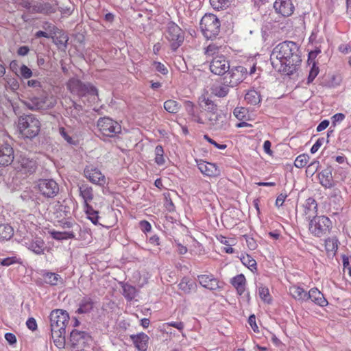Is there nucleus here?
Returning <instances> with one entry per match:
<instances>
[{
    "label": "nucleus",
    "instance_id": "f257e3e1",
    "mask_svg": "<svg viewBox=\"0 0 351 351\" xmlns=\"http://www.w3.org/2000/svg\"><path fill=\"white\" fill-rule=\"evenodd\" d=\"M273 67L278 72L292 74L301 62L298 47L292 41H285L277 45L270 56Z\"/></svg>",
    "mask_w": 351,
    "mask_h": 351
},
{
    "label": "nucleus",
    "instance_id": "f03ea898",
    "mask_svg": "<svg viewBox=\"0 0 351 351\" xmlns=\"http://www.w3.org/2000/svg\"><path fill=\"white\" fill-rule=\"evenodd\" d=\"M18 127L20 133L25 138H32L38 134L40 123L32 114H23L19 117Z\"/></svg>",
    "mask_w": 351,
    "mask_h": 351
},
{
    "label": "nucleus",
    "instance_id": "7ed1b4c3",
    "mask_svg": "<svg viewBox=\"0 0 351 351\" xmlns=\"http://www.w3.org/2000/svg\"><path fill=\"white\" fill-rule=\"evenodd\" d=\"M164 35L173 51H176L182 45L184 40V32L173 21L167 24Z\"/></svg>",
    "mask_w": 351,
    "mask_h": 351
},
{
    "label": "nucleus",
    "instance_id": "20e7f679",
    "mask_svg": "<svg viewBox=\"0 0 351 351\" xmlns=\"http://www.w3.org/2000/svg\"><path fill=\"white\" fill-rule=\"evenodd\" d=\"M220 21L213 14H206L201 19L199 26L204 37L212 39L219 32Z\"/></svg>",
    "mask_w": 351,
    "mask_h": 351
},
{
    "label": "nucleus",
    "instance_id": "39448f33",
    "mask_svg": "<svg viewBox=\"0 0 351 351\" xmlns=\"http://www.w3.org/2000/svg\"><path fill=\"white\" fill-rule=\"evenodd\" d=\"M332 226L330 219L324 215L314 216L309 221V231L315 237H321L326 234Z\"/></svg>",
    "mask_w": 351,
    "mask_h": 351
},
{
    "label": "nucleus",
    "instance_id": "423d86ee",
    "mask_svg": "<svg viewBox=\"0 0 351 351\" xmlns=\"http://www.w3.org/2000/svg\"><path fill=\"white\" fill-rule=\"evenodd\" d=\"M67 88L72 94H75L80 97L86 95H97V89L94 86L90 84H84L76 78H71L69 80Z\"/></svg>",
    "mask_w": 351,
    "mask_h": 351
},
{
    "label": "nucleus",
    "instance_id": "0eeeda50",
    "mask_svg": "<svg viewBox=\"0 0 351 351\" xmlns=\"http://www.w3.org/2000/svg\"><path fill=\"white\" fill-rule=\"evenodd\" d=\"M247 74V69L243 66L230 67L223 80L228 86L235 87L245 79Z\"/></svg>",
    "mask_w": 351,
    "mask_h": 351
},
{
    "label": "nucleus",
    "instance_id": "6e6552de",
    "mask_svg": "<svg viewBox=\"0 0 351 351\" xmlns=\"http://www.w3.org/2000/svg\"><path fill=\"white\" fill-rule=\"evenodd\" d=\"M51 330L66 331L69 322V316L66 311L56 309L51 311L49 315Z\"/></svg>",
    "mask_w": 351,
    "mask_h": 351
},
{
    "label": "nucleus",
    "instance_id": "1a4fd4ad",
    "mask_svg": "<svg viewBox=\"0 0 351 351\" xmlns=\"http://www.w3.org/2000/svg\"><path fill=\"white\" fill-rule=\"evenodd\" d=\"M25 105L32 110H47L55 106V101L44 93L40 97H33L25 101Z\"/></svg>",
    "mask_w": 351,
    "mask_h": 351
},
{
    "label": "nucleus",
    "instance_id": "9d476101",
    "mask_svg": "<svg viewBox=\"0 0 351 351\" xmlns=\"http://www.w3.org/2000/svg\"><path fill=\"white\" fill-rule=\"evenodd\" d=\"M98 128L106 136L112 137L121 132L120 124L109 117H101L97 121Z\"/></svg>",
    "mask_w": 351,
    "mask_h": 351
},
{
    "label": "nucleus",
    "instance_id": "9b49d317",
    "mask_svg": "<svg viewBox=\"0 0 351 351\" xmlns=\"http://www.w3.org/2000/svg\"><path fill=\"white\" fill-rule=\"evenodd\" d=\"M36 188L39 193L47 198H53L59 193V186L53 179L39 180Z\"/></svg>",
    "mask_w": 351,
    "mask_h": 351
},
{
    "label": "nucleus",
    "instance_id": "f8f14e48",
    "mask_svg": "<svg viewBox=\"0 0 351 351\" xmlns=\"http://www.w3.org/2000/svg\"><path fill=\"white\" fill-rule=\"evenodd\" d=\"M15 168L23 173L32 174L36 171L37 162L34 158L21 154L16 157Z\"/></svg>",
    "mask_w": 351,
    "mask_h": 351
},
{
    "label": "nucleus",
    "instance_id": "ddd939ff",
    "mask_svg": "<svg viewBox=\"0 0 351 351\" xmlns=\"http://www.w3.org/2000/svg\"><path fill=\"white\" fill-rule=\"evenodd\" d=\"M11 142V138L5 136L0 143V166H8L14 161V154Z\"/></svg>",
    "mask_w": 351,
    "mask_h": 351
},
{
    "label": "nucleus",
    "instance_id": "4468645a",
    "mask_svg": "<svg viewBox=\"0 0 351 351\" xmlns=\"http://www.w3.org/2000/svg\"><path fill=\"white\" fill-rule=\"evenodd\" d=\"M230 67L229 60L223 55H217L210 62V71L217 75H225Z\"/></svg>",
    "mask_w": 351,
    "mask_h": 351
},
{
    "label": "nucleus",
    "instance_id": "2eb2a0df",
    "mask_svg": "<svg viewBox=\"0 0 351 351\" xmlns=\"http://www.w3.org/2000/svg\"><path fill=\"white\" fill-rule=\"evenodd\" d=\"M85 177L92 183L104 186L106 184V178L101 172L93 166H87L84 171Z\"/></svg>",
    "mask_w": 351,
    "mask_h": 351
},
{
    "label": "nucleus",
    "instance_id": "dca6fc26",
    "mask_svg": "<svg viewBox=\"0 0 351 351\" xmlns=\"http://www.w3.org/2000/svg\"><path fill=\"white\" fill-rule=\"evenodd\" d=\"M91 340V336L85 331L73 330L70 333V342L73 347L84 346Z\"/></svg>",
    "mask_w": 351,
    "mask_h": 351
},
{
    "label": "nucleus",
    "instance_id": "f3484780",
    "mask_svg": "<svg viewBox=\"0 0 351 351\" xmlns=\"http://www.w3.org/2000/svg\"><path fill=\"white\" fill-rule=\"evenodd\" d=\"M275 11L282 16H291L294 11V5L291 0H276L274 3Z\"/></svg>",
    "mask_w": 351,
    "mask_h": 351
},
{
    "label": "nucleus",
    "instance_id": "a211bd4d",
    "mask_svg": "<svg viewBox=\"0 0 351 351\" xmlns=\"http://www.w3.org/2000/svg\"><path fill=\"white\" fill-rule=\"evenodd\" d=\"M197 167L202 173L208 177H218L221 174L220 169L215 163L200 161Z\"/></svg>",
    "mask_w": 351,
    "mask_h": 351
},
{
    "label": "nucleus",
    "instance_id": "6ab92c4d",
    "mask_svg": "<svg viewBox=\"0 0 351 351\" xmlns=\"http://www.w3.org/2000/svg\"><path fill=\"white\" fill-rule=\"evenodd\" d=\"M56 7L55 5H52L48 2L36 1L33 4L32 10H31V13L49 14L56 12Z\"/></svg>",
    "mask_w": 351,
    "mask_h": 351
},
{
    "label": "nucleus",
    "instance_id": "aec40b11",
    "mask_svg": "<svg viewBox=\"0 0 351 351\" xmlns=\"http://www.w3.org/2000/svg\"><path fill=\"white\" fill-rule=\"evenodd\" d=\"M197 278L199 284L208 289L215 291L220 288L218 280L213 275H199Z\"/></svg>",
    "mask_w": 351,
    "mask_h": 351
},
{
    "label": "nucleus",
    "instance_id": "412c9836",
    "mask_svg": "<svg viewBox=\"0 0 351 351\" xmlns=\"http://www.w3.org/2000/svg\"><path fill=\"white\" fill-rule=\"evenodd\" d=\"M308 300H311L315 304L321 306L328 304L326 299L317 288H312L309 290L308 293H307L306 301Z\"/></svg>",
    "mask_w": 351,
    "mask_h": 351
},
{
    "label": "nucleus",
    "instance_id": "4be33fe9",
    "mask_svg": "<svg viewBox=\"0 0 351 351\" xmlns=\"http://www.w3.org/2000/svg\"><path fill=\"white\" fill-rule=\"evenodd\" d=\"M130 338L138 350L141 351L146 350L149 337L145 333L141 332L137 335H132L130 336Z\"/></svg>",
    "mask_w": 351,
    "mask_h": 351
},
{
    "label": "nucleus",
    "instance_id": "5701e85b",
    "mask_svg": "<svg viewBox=\"0 0 351 351\" xmlns=\"http://www.w3.org/2000/svg\"><path fill=\"white\" fill-rule=\"evenodd\" d=\"M28 249L37 255L44 254L45 244L44 241L40 238H35L28 244Z\"/></svg>",
    "mask_w": 351,
    "mask_h": 351
},
{
    "label": "nucleus",
    "instance_id": "b1692460",
    "mask_svg": "<svg viewBox=\"0 0 351 351\" xmlns=\"http://www.w3.org/2000/svg\"><path fill=\"white\" fill-rule=\"evenodd\" d=\"M320 184L325 188L330 189L334 185L332 173L329 169H324L319 173Z\"/></svg>",
    "mask_w": 351,
    "mask_h": 351
},
{
    "label": "nucleus",
    "instance_id": "393cba45",
    "mask_svg": "<svg viewBox=\"0 0 351 351\" xmlns=\"http://www.w3.org/2000/svg\"><path fill=\"white\" fill-rule=\"evenodd\" d=\"M232 286L237 289L239 295H242L245 290L246 280L243 274H239L231 279Z\"/></svg>",
    "mask_w": 351,
    "mask_h": 351
},
{
    "label": "nucleus",
    "instance_id": "a878e982",
    "mask_svg": "<svg viewBox=\"0 0 351 351\" xmlns=\"http://www.w3.org/2000/svg\"><path fill=\"white\" fill-rule=\"evenodd\" d=\"M330 204L333 206V208L337 211L341 208L342 205V197L341 191L338 189H334L329 194Z\"/></svg>",
    "mask_w": 351,
    "mask_h": 351
},
{
    "label": "nucleus",
    "instance_id": "bb28decb",
    "mask_svg": "<svg viewBox=\"0 0 351 351\" xmlns=\"http://www.w3.org/2000/svg\"><path fill=\"white\" fill-rule=\"evenodd\" d=\"M304 215L306 218L310 219L313 215L317 213V204L315 199L308 198L304 204Z\"/></svg>",
    "mask_w": 351,
    "mask_h": 351
},
{
    "label": "nucleus",
    "instance_id": "cd10ccee",
    "mask_svg": "<svg viewBox=\"0 0 351 351\" xmlns=\"http://www.w3.org/2000/svg\"><path fill=\"white\" fill-rule=\"evenodd\" d=\"M43 277L45 282L51 286H56L63 282L62 277L56 273L46 272L43 275Z\"/></svg>",
    "mask_w": 351,
    "mask_h": 351
},
{
    "label": "nucleus",
    "instance_id": "c85d7f7f",
    "mask_svg": "<svg viewBox=\"0 0 351 351\" xmlns=\"http://www.w3.org/2000/svg\"><path fill=\"white\" fill-rule=\"evenodd\" d=\"M339 241L336 237L328 238L325 240V247L328 256H335L339 245Z\"/></svg>",
    "mask_w": 351,
    "mask_h": 351
},
{
    "label": "nucleus",
    "instance_id": "c756f323",
    "mask_svg": "<svg viewBox=\"0 0 351 351\" xmlns=\"http://www.w3.org/2000/svg\"><path fill=\"white\" fill-rule=\"evenodd\" d=\"M93 308V301L89 297H84L80 302V307L76 313L80 314L89 313Z\"/></svg>",
    "mask_w": 351,
    "mask_h": 351
},
{
    "label": "nucleus",
    "instance_id": "7c9ffc66",
    "mask_svg": "<svg viewBox=\"0 0 351 351\" xmlns=\"http://www.w3.org/2000/svg\"><path fill=\"white\" fill-rule=\"evenodd\" d=\"M51 332L55 345L58 348H64L66 331L51 330Z\"/></svg>",
    "mask_w": 351,
    "mask_h": 351
},
{
    "label": "nucleus",
    "instance_id": "2f4dec72",
    "mask_svg": "<svg viewBox=\"0 0 351 351\" xmlns=\"http://www.w3.org/2000/svg\"><path fill=\"white\" fill-rule=\"evenodd\" d=\"M291 295L298 300L306 301L307 293L303 288L298 286H292L289 289Z\"/></svg>",
    "mask_w": 351,
    "mask_h": 351
},
{
    "label": "nucleus",
    "instance_id": "473e14b6",
    "mask_svg": "<svg viewBox=\"0 0 351 351\" xmlns=\"http://www.w3.org/2000/svg\"><path fill=\"white\" fill-rule=\"evenodd\" d=\"M178 287L185 293H189L192 290L195 289L196 284L193 280L188 278H183L179 283Z\"/></svg>",
    "mask_w": 351,
    "mask_h": 351
},
{
    "label": "nucleus",
    "instance_id": "72a5a7b5",
    "mask_svg": "<svg viewBox=\"0 0 351 351\" xmlns=\"http://www.w3.org/2000/svg\"><path fill=\"white\" fill-rule=\"evenodd\" d=\"M206 116L209 124L213 126L215 130H219L222 128V123L220 121V119L222 117L219 114H218L217 111L216 112L206 114Z\"/></svg>",
    "mask_w": 351,
    "mask_h": 351
},
{
    "label": "nucleus",
    "instance_id": "f704fd0d",
    "mask_svg": "<svg viewBox=\"0 0 351 351\" xmlns=\"http://www.w3.org/2000/svg\"><path fill=\"white\" fill-rule=\"evenodd\" d=\"M14 234V230L9 224L0 223V239L9 240Z\"/></svg>",
    "mask_w": 351,
    "mask_h": 351
},
{
    "label": "nucleus",
    "instance_id": "c9c22d12",
    "mask_svg": "<svg viewBox=\"0 0 351 351\" xmlns=\"http://www.w3.org/2000/svg\"><path fill=\"white\" fill-rule=\"evenodd\" d=\"M245 100L252 105H256L261 102V95L255 90L252 89L247 92L245 95Z\"/></svg>",
    "mask_w": 351,
    "mask_h": 351
},
{
    "label": "nucleus",
    "instance_id": "e433bc0d",
    "mask_svg": "<svg viewBox=\"0 0 351 351\" xmlns=\"http://www.w3.org/2000/svg\"><path fill=\"white\" fill-rule=\"evenodd\" d=\"M80 193L84 200V205L88 204L93 199V189L88 185H82L80 187Z\"/></svg>",
    "mask_w": 351,
    "mask_h": 351
},
{
    "label": "nucleus",
    "instance_id": "4c0bfd02",
    "mask_svg": "<svg viewBox=\"0 0 351 351\" xmlns=\"http://www.w3.org/2000/svg\"><path fill=\"white\" fill-rule=\"evenodd\" d=\"M84 208L88 219H90L93 224L97 225L99 223L98 221L99 219L98 211L94 210L92 206L88 204L84 205Z\"/></svg>",
    "mask_w": 351,
    "mask_h": 351
},
{
    "label": "nucleus",
    "instance_id": "58836bf2",
    "mask_svg": "<svg viewBox=\"0 0 351 351\" xmlns=\"http://www.w3.org/2000/svg\"><path fill=\"white\" fill-rule=\"evenodd\" d=\"M233 114L240 121H250V114L247 108L244 107H237L233 111Z\"/></svg>",
    "mask_w": 351,
    "mask_h": 351
},
{
    "label": "nucleus",
    "instance_id": "ea45409f",
    "mask_svg": "<svg viewBox=\"0 0 351 351\" xmlns=\"http://www.w3.org/2000/svg\"><path fill=\"white\" fill-rule=\"evenodd\" d=\"M201 108L206 112V114L216 112L217 111V106L214 102L208 99H204L199 104Z\"/></svg>",
    "mask_w": 351,
    "mask_h": 351
},
{
    "label": "nucleus",
    "instance_id": "a19ab883",
    "mask_svg": "<svg viewBox=\"0 0 351 351\" xmlns=\"http://www.w3.org/2000/svg\"><path fill=\"white\" fill-rule=\"evenodd\" d=\"M53 239L60 241L69 239H75V234L73 231H64V232H57L53 231L51 232Z\"/></svg>",
    "mask_w": 351,
    "mask_h": 351
},
{
    "label": "nucleus",
    "instance_id": "79ce46f5",
    "mask_svg": "<svg viewBox=\"0 0 351 351\" xmlns=\"http://www.w3.org/2000/svg\"><path fill=\"white\" fill-rule=\"evenodd\" d=\"M164 108L169 113L176 114L181 108V105L175 100L169 99L164 103Z\"/></svg>",
    "mask_w": 351,
    "mask_h": 351
},
{
    "label": "nucleus",
    "instance_id": "37998d69",
    "mask_svg": "<svg viewBox=\"0 0 351 351\" xmlns=\"http://www.w3.org/2000/svg\"><path fill=\"white\" fill-rule=\"evenodd\" d=\"M233 0H210L211 6L217 10H224L228 8Z\"/></svg>",
    "mask_w": 351,
    "mask_h": 351
},
{
    "label": "nucleus",
    "instance_id": "c03bdc74",
    "mask_svg": "<svg viewBox=\"0 0 351 351\" xmlns=\"http://www.w3.org/2000/svg\"><path fill=\"white\" fill-rule=\"evenodd\" d=\"M123 291L124 297L128 300H132L136 296V288L132 285H124L123 286Z\"/></svg>",
    "mask_w": 351,
    "mask_h": 351
},
{
    "label": "nucleus",
    "instance_id": "a18cd8bd",
    "mask_svg": "<svg viewBox=\"0 0 351 351\" xmlns=\"http://www.w3.org/2000/svg\"><path fill=\"white\" fill-rule=\"evenodd\" d=\"M230 87L226 83L223 82V85L216 86L213 90V93L219 97H224L228 94Z\"/></svg>",
    "mask_w": 351,
    "mask_h": 351
},
{
    "label": "nucleus",
    "instance_id": "49530a36",
    "mask_svg": "<svg viewBox=\"0 0 351 351\" xmlns=\"http://www.w3.org/2000/svg\"><path fill=\"white\" fill-rule=\"evenodd\" d=\"M155 162L158 165H162L165 162L164 158V149L161 145H157L155 148Z\"/></svg>",
    "mask_w": 351,
    "mask_h": 351
},
{
    "label": "nucleus",
    "instance_id": "de8ad7c7",
    "mask_svg": "<svg viewBox=\"0 0 351 351\" xmlns=\"http://www.w3.org/2000/svg\"><path fill=\"white\" fill-rule=\"evenodd\" d=\"M309 160V156L308 154H302L299 155L295 160L294 165L297 168L304 167Z\"/></svg>",
    "mask_w": 351,
    "mask_h": 351
},
{
    "label": "nucleus",
    "instance_id": "09e8293b",
    "mask_svg": "<svg viewBox=\"0 0 351 351\" xmlns=\"http://www.w3.org/2000/svg\"><path fill=\"white\" fill-rule=\"evenodd\" d=\"M241 261L242 263L247 266L252 271L254 269H256V261L251 257L250 255L247 254L241 257Z\"/></svg>",
    "mask_w": 351,
    "mask_h": 351
},
{
    "label": "nucleus",
    "instance_id": "8fccbe9b",
    "mask_svg": "<svg viewBox=\"0 0 351 351\" xmlns=\"http://www.w3.org/2000/svg\"><path fill=\"white\" fill-rule=\"evenodd\" d=\"M0 263L1 265L8 267L13 264H21V258L14 256L3 258Z\"/></svg>",
    "mask_w": 351,
    "mask_h": 351
},
{
    "label": "nucleus",
    "instance_id": "3c124183",
    "mask_svg": "<svg viewBox=\"0 0 351 351\" xmlns=\"http://www.w3.org/2000/svg\"><path fill=\"white\" fill-rule=\"evenodd\" d=\"M61 226L64 229H69L71 228L72 230L75 232V231L80 230V226L74 221H61Z\"/></svg>",
    "mask_w": 351,
    "mask_h": 351
},
{
    "label": "nucleus",
    "instance_id": "603ef678",
    "mask_svg": "<svg viewBox=\"0 0 351 351\" xmlns=\"http://www.w3.org/2000/svg\"><path fill=\"white\" fill-rule=\"evenodd\" d=\"M72 106L70 107L71 109V115L77 119V117L80 116V112L82 110V106L80 104H77L75 101H71Z\"/></svg>",
    "mask_w": 351,
    "mask_h": 351
},
{
    "label": "nucleus",
    "instance_id": "864d4df0",
    "mask_svg": "<svg viewBox=\"0 0 351 351\" xmlns=\"http://www.w3.org/2000/svg\"><path fill=\"white\" fill-rule=\"evenodd\" d=\"M319 167V162L314 160L311 162L306 167V173L307 175L313 176Z\"/></svg>",
    "mask_w": 351,
    "mask_h": 351
},
{
    "label": "nucleus",
    "instance_id": "5fc2aeb1",
    "mask_svg": "<svg viewBox=\"0 0 351 351\" xmlns=\"http://www.w3.org/2000/svg\"><path fill=\"white\" fill-rule=\"evenodd\" d=\"M220 47L216 44L211 43L205 49V54L206 56H213L219 53Z\"/></svg>",
    "mask_w": 351,
    "mask_h": 351
},
{
    "label": "nucleus",
    "instance_id": "6e6d98bb",
    "mask_svg": "<svg viewBox=\"0 0 351 351\" xmlns=\"http://www.w3.org/2000/svg\"><path fill=\"white\" fill-rule=\"evenodd\" d=\"M319 73V68L317 66L315 63H313V66L311 68V70L309 71V75L307 78V84H311L313 82L314 79L317 77V75Z\"/></svg>",
    "mask_w": 351,
    "mask_h": 351
},
{
    "label": "nucleus",
    "instance_id": "4d7b16f0",
    "mask_svg": "<svg viewBox=\"0 0 351 351\" xmlns=\"http://www.w3.org/2000/svg\"><path fill=\"white\" fill-rule=\"evenodd\" d=\"M258 293L260 295V298L264 300L265 302H269L270 298H269V291L268 288L265 287H260L258 288Z\"/></svg>",
    "mask_w": 351,
    "mask_h": 351
},
{
    "label": "nucleus",
    "instance_id": "13d9d810",
    "mask_svg": "<svg viewBox=\"0 0 351 351\" xmlns=\"http://www.w3.org/2000/svg\"><path fill=\"white\" fill-rule=\"evenodd\" d=\"M19 73H20V75H21V77H23L25 79H29L32 76V70L25 64H23L20 67Z\"/></svg>",
    "mask_w": 351,
    "mask_h": 351
},
{
    "label": "nucleus",
    "instance_id": "bf43d9fd",
    "mask_svg": "<svg viewBox=\"0 0 351 351\" xmlns=\"http://www.w3.org/2000/svg\"><path fill=\"white\" fill-rule=\"evenodd\" d=\"M68 40H69L68 36L65 34H62L56 38L55 43L60 47H63L66 48Z\"/></svg>",
    "mask_w": 351,
    "mask_h": 351
},
{
    "label": "nucleus",
    "instance_id": "052dcab7",
    "mask_svg": "<svg viewBox=\"0 0 351 351\" xmlns=\"http://www.w3.org/2000/svg\"><path fill=\"white\" fill-rule=\"evenodd\" d=\"M153 65L154 66L155 69L161 74L166 75L168 73L167 67L161 62H154Z\"/></svg>",
    "mask_w": 351,
    "mask_h": 351
},
{
    "label": "nucleus",
    "instance_id": "680f3d73",
    "mask_svg": "<svg viewBox=\"0 0 351 351\" xmlns=\"http://www.w3.org/2000/svg\"><path fill=\"white\" fill-rule=\"evenodd\" d=\"M204 138L213 145L215 147L219 149H225L227 147V145L225 144H219L216 141H215L213 139L210 138L208 135H204Z\"/></svg>",
    "mask_w": 351,
    "mask_h": 351
},
{
    "label": "nucleus",
    "instance_id": "e2e57ef3",
    "mask_svg": "<svg viewBox=\"0 0 351 351\" xmlns=\"http://www.w3.org/2000/svg\"><path fill=\"white\" fill-rule=\"evenodd\" d=\"M324 141V138H318L317 140V141L315 142V143L311 148V152L312 154H315V152H317L318 151V149H319V147L322 145Z\"/></svg>",
    "mask_w": 351,
    "mask_h": 351
},
{
    "label": "nucleus",
    "instance_id": "0e129e2a",
    "mask_svg": "<svg viewBox=\"0 0 351 351\" xmlns=\"http://www.w3.org/2000/svg\"><path fill=\"white\" fill-rule=\"evenodd\" d=\"M26 325L27 328L34 331L37 328V324L36 319L33 317L29 318L26 322Z\"/></svg>",
    "mask_w": 351,
    "mask_h": 351
},
{
    "label": "nucleus",
    "instance_id": "69168bd1",
    "mask_svg": "<svg viewBox=\"0 0 351 351\" xmlns=\"http://www.w3.org/2000/svg\"><path fill=\"white\" fill-rule=\"evenodd\" d=\"M140 228L143 232H148L151 231L152 226L148 221L143 220L140 222Z\"/></svg>",
    "mask_w": 351,
    "mask_h": 351
},
{
    "label": "nucleus",
    "instance_id": "338daca9",
    "mask_svg": "<svg viewBox=\"0 0 351 351\" xmlns=\"http://www.w3.org/2000/svg\"><path fill=\"white\" fill-rule=\"evenodd\" d=\"M248 323L254 332L258 331V326L256 323V317L254 315H252L249 317Z\"/></svg>",
    "mask_w": 351,
    "mask_h": 351
},
{
    "label": "nucleus",
    "instance_id": "774afa93",
    "mask_svg": "<svg viewBox=\"0 0 351 351\" xmlns=\"http://www.w3.org/2000/svg\"><path fill=\"white\" fill-rule=\"evenodd\" d=\"M60 134L64 138V140L66 141L69 144H75V141H73V139L69 135L67 134V133L64 131L63 128L61 129Z\"/></svg>",
    "mask_w": 351,
    "mask_h": 351
}]
</instances>
